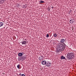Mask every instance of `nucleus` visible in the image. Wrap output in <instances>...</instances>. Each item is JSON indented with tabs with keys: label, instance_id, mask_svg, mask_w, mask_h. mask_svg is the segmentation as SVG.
Segmentation results:
<instances>
[{
	"label": "nucleus",
	"instance_id": "nucleus-18",
	"mask_svg": "<svg viewBox=\"0 0 76 76\" xmlns=\"http://www.w3.org/2000/svg\"><path fill=\"white\" fill-rule=\"evenodd\" d=\"M19 75H20H20H21V73H20V74H19Z\"/></svg>",
	"mask_w": 76,
	"mask_h": 76
},
{
	"label": "nucleus",
	"instance_id": "nucleus-7",
	"mask_svg": "<svg viewBox=\"0 0 76 76\" xmlns=\"http://www.w3.org/2000/svg\"><path fill=\"white\" fill-rule=\"evenodd\" d=\"M73 20H74L73 19H71L69 21L70 23H73L74 22V21Z\"/></svg>",
	"mask_w": 76,
	"mask_h": 76
},
{
	"label": "nucleus",
	"instance_id": "nucleus-16",
	"mask_svg": "<svg viewBox=\"0 0 76 76\" xmlns=\"http://www.w3.org/2000/svg\"><path fill=\"white\" fill-rule=\"evenodd\" d=\"M49 35H48V34L47 35H46V37L47 38H48V37H49Z\"/></svg>",
	"mask_w": 76,
	"mask_h": 76
},
{
	"label": "nucleus",
	"instance_id": "nucleus-3",
	"mask_svg": "<svg viewBox=\"0 0 76 76\" xmlns=\"http://www.w3.org/2000/svg\"><path fill=\"white\" fill-rule=\"evenodd\" d=\"M26 59V57L24 56H22L20 58V60H22L23 61V60H24Z\"/></svg>",
	"mask_w": 76,
	"mask_h": 76
},
{
	"label": "nucleus",
	"instance_id": "nucleus-9",
	"mask_svg": "<svg viewBox=\"0 0 76 76\" xmlns=\"http://www.w3.org/2000/svg\"><path fill=\"white\" fill-rule=\"evenodd\" d=\"M4 25V23L3 22H0V27Z\"/></svg>",
	"mask_w": 76,
	"mask_h": 76
},
{
	"label": "nucleus",
	"instance_id": "nucleus-11",
	"mask_svg": "<svg viewBox=\"0 0 76 76\" xmlns=\"http://www.w3.org/2000/svg\"><path fill=\"white\" fill-rule=\"evenodd\" d=\"M57 34L56 33H55L53 34V36L54 37H57Z\"/></svg>",
	"mask_w": 76,
	"mask_h": 76
},
{
	"label": "nucleus",
	"instance_id": "nucleus-2",
	"mask_svg": "<svg viewBox=\"0 0 76 76\" xmlns=\"http://www.w3.org/2000/svg\"><path fill=\"white\" fill-rule=\"evenodd\" d=\"M67 58L68 60H71L74 57V53H67Z\"/></svg>",
	"mask_w": 76,
	"mask_h": 76
},
{
	"label": "nucleus",
	"instance_id": "nucleus-4",
	"mask_svg": "<svg viewBox=\"0 0 76 76\" xmlns=\"http://www.w3.org/2000/svg\"><path fill=\"white\" fill-rule=\"evenodd\" d=\"M46 66H48V67H50L51 66V63L48 61L47 62V63L46 62Z\"/></svg>",
	"mask_w": 76,
	"mask_h": 76
},
{
	"label": "nucleus",
	"instance_id": "nucleus-8",
	"mask_svg": "<svg viewBox=\"0 0 76 76\" xmlns=\"http://www.w3.org/2000/svg\"><path fill=\"white\" fill-rule=\"evenodd\" d=\"M64 41H65V40H64V39H62L61 40V42H62V43H63Z\"/></svg>",
	"mask_w": 76,
	"mask_h": 76
},
{
	"label": "nucleus",
	"instance_id": "nucleus-15",
	"mask_svg": "<svg viewBox=\"0 0 76 76\" xmlns=\"http://www.w3.org/2000/svg\"><path fill=\"white\" fill-rule=\"evenodd\" d=\"M17 67V68H18V69H19V68H20V65L19 64L18 65Z\"/></svg>",
	"mask_w": 76,
	"mask_h": 76
},
{
	"label": "nucleus",
	"instance_id": "nucleus-17",
	"mask_svg": "<svg viewBox=\"0 0 76 76\" xmlns=\"http://www.w3.org/2000/svg\"><path fill=\"white\" fill-rule=\"evenodd\" d=\"M21 76H26L25 75L23 74H22L21 75Z\"/></svg>",
	"mask_w": 76,
	"mask_h": 76
},
{
	"label": "nucleus",
	"instance_id": "nucleus-6",
	"mask_svg": "<svg viewBox=\"0 0 76 76\" xmlns=\"http://www.w3.org/2000/svg\"><path fill=\"white\" fill-rule=\"evenodd\" d=\"M23 54H24V53H18V55L19 56V57H21V56H23Z\"/></svg>",
	"mask_w": 76,
	"mask_h": 76
},
{
	"label": "nucleus",
	"instance_id": "nucleus-12",
	"mask_svg": "<svg viewBox=\"0 0 76 76\" xmlns=\"http://www.w3.org/2000/svg\"><path fill=\"white\" fill-rule=\"evenodd\" d=\"M61 59L62 60L65 59V57H64L63 56H61Z\"/></svg>",
	"mask_w": 76,
	"mask_h": 76
},
{
	"label": "nucleus",
	"instance_id": "nucleus-13",
	"mask_svg": "<svg viewBox=\"0 0 76 76\" xmlns=\"http://www.w3.org/2000/svg\"><path fill=\"white\" fill-rule=\"evenodd\" d=\"M42 59H43V57H42V56L40 57L39 58V60H42Z\"/></svg>",
	"mask_w": 76,
	"mask_h": 76
},
{
	"label": "nucleus",
	"instance_id": "nucleus-10",
	"mask_svg": "<svg viewBox=\"0 0 76 76\" xmlns=\"http://www.w3.org/2000/svg\"><path fill=\"white\" fill-rule=\"evenodd\" d=\"M27 44V42L26 41H24L22 42V45H23V44Z\"/></svg>",
	"mask_w": 76,
	"mask_h": 76
},
{
	"label": "nucleus",
	"instance_id": "nucleus-1",
	"mask_svg": "<svg viewBox=\"0 0 76 76\" xmlns=\"http://www.w3.org/2000/svg\"><path fill=\"white\" fill-rule=\"evenodd\" d=\"M58 48L56 50L57 53H60L61 51H62L65 49L66 47V44L64 43H60L58 45Z\"/></svg>",
	"mask_w": 76,
	"mask_h": 76
},
{
	"label": "nucleus",
	"instance_id": "nucleus-14",
	"mask_svg": "<svg viewBox=\"0 0 76 76\" xmlns=\"http://www.w3.org/2000/svg\"><path fill=\"white\" fill-rule=\"evenodd\" d=\"M40 3H44L45 2L43 1H39Z\"/></svg>",
	"mask_w": 76,
	"mask_h": 76
},
{
	"label": "nucleus",
	"instance_id": "nucleus-5",
	"mask_svg": "<svg viewBox=\"0 0 76 76\" xmlns=\"http://www.w3.org/2000/svg\"><path fill=\"white\" fill-rule=\"evenodd\" d=\"M46 63L47 61L45 60H43L42 61V64L43 65H45V64H46Z\"/></svg>",
	"mask_w": 76,
	"mask_h": 76
}]
</instances>
